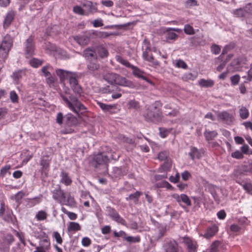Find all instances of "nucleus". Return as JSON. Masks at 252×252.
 <instances>
[{
  "instance_id": "f257e3e1",
  "label": "nucleus",
  "mask_w": 252,
  "mask_h": 252,
  "mask_svg": "<svg viewBox=\"0 0 252 252\" xmlns=\"http://www.w3.org/2000/svg\"><path fill=\"white\" fill-rule=\"evenodd\" d=\"M56 73L60 77L61 83L63 82L65 79L68 80L71 88L76 94L75 96L72 94H69L68 97L62 93L61 94L60 96L63 100L64 105L70 110L77 115H79L80 112L83 113L86 112V107L77 97V96H81L83 93V90L81 86L78 84L76 73L62 69H56Z\"/></svg>"
},
{
  "instance_id": "f03ea898",
  "label": "nucleus",
  "mask_w": 252,
  "mask_h": 252,
  "mask_svg": "<svg viewBox=\"0 0 252 252\" xmlns=\"http://www.w3.org/2000/svg\"><path fill=\"white\" fill-rule=\"evenodd\" d=\"M104 79L111 85L116 84L124 87H131L132 83L117 74L109 72L105 74L103 76Z\"/></svg>"
},
{
  "instance_id": "7ed1b4c3",
  "label": "nucleus",
  "mask_w": 252,
  "mask_h": 252,
  "mask_svg": "<svg viewBox=\"0 0 252 252\" xmlns=\"http://www.w3.org/2000/svg\"><path fill=\"white\" fill-rule=\"evenodd\" d=\"M144 117L148 121L158 122L161 120L162 113L157 107L152 105L147 109Z\"/></svg>"
},
{
  "instance_id": "20e7f679",
  "label": "nucleus",
  "mask_w": 252,
  "mask_h": 252,
  "mask_svg": "<svg viewBox=\"0 0 252 252\" xmlns=\"http://www.w3.org/2000/svg\"><path fill=\"white\" fill-rule=\"evenodd\" d=\"M64 125L65 127L62 131L63 134H69L73 132V127L77 126V118L71 113H68L65 116Z\"/></svg>"
},
{
  "instance_id": "39448f33",
  "label": "nucleus",
  "mask_w": 252,
  "mask_h": 252,
  "mask_svg": "<svg viewBox=\"0 0 252 252\" xmlns=\"http://www.w3.org/2000/svg\"><path fill=\"white\" fill-rule=\"evenodd\" d=\"M0 45L1 50L4 52L1 54V56L2 58L5 60L7 58L9 52L13 45V39L12 37L8 34H6L3 37Z\"/></svg>"
},
{
  "instance_id": "423d86ee",
  "label": "nucleus",
  "mask_w": 252,
  "mask_h": 252,
  "mask_svg": "<svg viewBox=\"0 0 252 252\" xmlns=\"http://www.w3.org/2000/svg\"><path fill=\"white\" fill-rule=\"evenodd\" d=\"M50 161L51 158L48 156H43L40 159V165L41 168L40 172L42 179H44L48 176Z\"/></svg>"
},
{
  "instance_id": "0eeeda50",
  "label": "nucleus",
  "mask_w": 252,
  "mask_h": 252,
  "mask_svg": "<svg viewBox=\"0 0 252 252\" xmlns=\"http://www.w3.org/2000/svg\"><path fill=\"white\" fill-rule=\"evenodd\" d=\"M100 67V65L95 58L94 60L89 61L87 63V72L95 77H98L99 76L98 72Z\"/></svg>"
},
{
  "instance_id": "6e6552de",
  "label": "nucleus",
  "mask_w": 252,
  "mask_h": 252,
  "mask_svg": "<svg viewBox=\"0 0 252 252\" xmlns=\"http://www.w3.org/2000/svg\"><path fill=\"white\" fill-rule=\"evenodd\" d=\"M183 243L189 252H196L198 245L194 240L189 237L185 236L183 238Z\"/></svg>"
},
{
  "instance_id": "1a4fd4ad",
  "label": "nucleus",
  "mask_w": 252,
  "mask_h": 252,
  "mask_svg": "<svg viewBox=\"0 0 252 252\" xmlns=\"http://www.w3.org/2000/svg\"><path fill=\"white\" fill-rule=\"evenodd\" d=\"M172 197L177 201L179 204L180 206L182 208L185 209L186 207L182 205V203H184L187 206H190L191 205V201L189 198L186 194H181L179 195L178 194H174Z\"/></svg>"
},
{
  "instance_id": "9d476101",
  "label": "nucleus",
  "mask_w": 252,
  "mask_h": 252,
  "mask_svg": "<svg viewBox=\"0 0 252 252\" xmlns=\"http://www.w3.org/2000/svg\"><path fill=\"white\" fill-rule=\"evenodd\" d=\"M25 51L26 58L32 57L34 54V44L33 43V37L30 36L25 43Z\"/></svg>"
},
{
  "instance_id": "9b49d317",
  "label": "nucleus",
  "mask_w": 252,
  "mask_h": 252,
  "mask_svg": "<svg viewBox=\"0 0 252 252\" xmlns=\"http://www.w3.org/2000/svg\"><path fill=\"white\" fill-rule=\"evenodd\" d=\"M82 5L84 7L86 16L93 14L97 11V4L92 1L86 0L82 3Z\"/></svg>"
},
{
  "instance_id": "f8f14e48",
  "label": "nucleus",
  "mask_w": 252,
  "mask_h": 252,
  "mask_svg": "<svg viewBox=\"0 0 252 252\" xmlns=\"http://www.w3.org/2000/svg\"><path fill=\"white\" fill-rule=\"evenodd\" d=\"M106 211L108 213V216L111 218L113 220L117 222L118 223L125 225V220L123 219L117 212V211L111 207H106Z\"/></svg>"
},
{
  "instance_id": "ddd939ff",
  "label": "nucleus",
  "mask_w": 252,
  "mask_h": 252,
  "mask_svg": "<svg viewBox=\"0 0 252 252\" xmlns=\"http://www.w3.org/2000/svg\"><path fill=\"white\" fill-rule=\"evenodd\" d=\"M164 252H180L178 244L175 240H170L163 245Z\"/></svg>"
},
{
  "instance_id": "4468645a",
  "label": "nucleus",
  "mask_w": 252,
  "mask_h": 252,
  "mask_svg": "<svg viewBox=\"0 0 252 252\" xmlns=\"http://www.w3.org/2000/svg\"><path fill=\"white\" fill-rule=\"evenodd\" d=\"M218 119L225 124L230 125L233 122L234 117L226 111H222L218 114Z\"/></svg>"
},
{
  "instance_id": "2eb2a0df",
  "label": "nucleus",
  "mask_w": 252,
  "mask_h": 252,
  "mask_svg": "<svg viewBox=\"0 0 252 252\" xmlns=\"http://www.w3.org/2000/svg\"><path fill=\"white\" fill-rule=\"evenodd\" d=\"M53 198L58 201L61 202V199H64L66 198V193L61 189L60 187H58L57 189L52 191Z\"/></svg>"
},
{
  "instance_id": "dca6fc26",
  "label": "nucleus",
  "mask_w": 252,
  "mask_h": 252,
  "mask_svg": "<svg viewBox=\"0 0 252 252\" xmlns=\"http://www.w3.org/2000/svg\"><path fill=\"white\" fill-rule=\"evenodd\" d=\"M218 230V226L216 224H214L206 229L203 237L207 239H210L217 233Z\"/></svg>"
},
{
  "instance_id": "f3484780",
  "label": "nucleus",
  "mask_w": 252,
  "mask_h": 252,
  "mask_svg": "<svg viewBox=\"0 0 252 252\" xmlns=\"http://www.w3.org/2000/svg\"><path fill=\"white\" fill-rule=\"evenodd\" d=\"M109 161L108 157L103 155L102 153H99L95 155L93 158V162L96 163V165H100L106 164ZM96 166V165H95Z\"/></svg>"
},
{
  "instance_id": "a211bd4d",
  "label": "nucleus",
  "mask_w": 252,
  "mask_h": 252,
  "mask_svg": "<svg viewBox=\"0 0 252 252\" xmlns=\"http://www.w3.org/2000/svg\"><path fill=\"white\" fill-rule=\"evenodd\" d=\"M74 39L79 45L82 46L87 45L90 40V36L88 33L74 36Z\"/></svg>"
},
{
  "instance_id": "6ab92c4d",
  "label": "nucleus",
  "mask_w": 252,
  "mask_h": 252,
  "mask_svg": "<svg viewBox=\"0 0 252 252\" xmlns=\"http://www.w3.org/2000/svg\"><path fill=\"white\" fill-rule=\"evenodd\" d=\"M231 14L234 17L242 18L249 14L247 8H246V5L243 8L235 9L231 11Z\"/></svg>"
},
{
  "instance_id": "aec40b11",
  "label": "nucleus",
  "mask_w": 252,
  "mask_h": 252,
  "mask_svg": "<svg viewBox=\"0 0 252 252\" xmlns=\"http://www.w3.org/2000/svg\"><path fill=\"white\" fill-rule=\"evenodd\" d=\"M97 104L104 112H109V114L115 113L116 105L106 104L100 102H97Z\"/></svg>"
},
{
  "instance_id": "412c9836",
  "label": "nucleus",
  "mask_w": 252,
  "mask_h": 252,
  "mask_svg": "<svg viewBox=\"0 0 252 252\" xmlns=\"http://www.w3.org/2000/svg\"><path fill=\"white\" fill-rule=\"evenodd\" d=\"M131 68L133 69L132 73L135 76L141 78L150 83H152L151 81L144 76V72L143 71L134 65L133 67H131Z\"/></svg>"
},
{
  "instance_id": "4be33fe9",
  "label": "nucleus",
  "mask_w": 252,
  "mask_h": 252,
  "mask_svg": "<svg viewBox=\"0 0 252 252\" xmlns=\"http://www.w3.org/2000/svg\"><path fill=\"white\" fill-rule=\"evenodd\" d=\"M60 182L61 183L63 184L65 186H69L71 184L72 180L67 172L62 171L60 174Z\"/></svg>"
},
{
  "instance_id": "5701e85b",
  "label": "nucleus",
  "mask_w": 252,
  "mask_h": 252,
  "mask_svg": "<svg viewBox=\"0 0 252 252\" xmlns=\"http://www.w3.org/2000/svg\"><path fill=\"white\" fill-rule=\"evenodd\" d=\"M15 16V13L14 11H9L6 14L3 21V27L4 28L8 27L13 20Z\"/></svg>"
},
{
  "instance_id": "b1692460",
  "label": "nucleus",
  "mask_w": 252,
  "mask_h": 252,
  "mask_svg": "<svg viewBox=\"0 0 252 252\" xmlns=\"http://www.w3.org/2000/svg\"><path fill=\"white\" fill-rule=\"evenodd\" d=\"M25 75V69H20L14 71L11 75V77L15 83L18 84L19 80Z\"/></svg>"
},
{
  "instance_id": "393cba45",
  "label": "nucleus",
  "mask_w": 252,
  "mask_h": 252,
  "mask_svg": "<svg viewBox=\"0 0 252 252\" xmlns=\"http://www.w3.org/2000/svg\"><path fill=\"white\" fill-rule=\"evenodd\" d=\"M2 219L8 223H14L15 217L13 215L12 211L10 209H7L5 214L4 215H3Z\"/></svg>"
},
{
  "instance_id": "a878e982",
  "label": "nucleus",
  "mask_w": 252,
  "mask_h": 252,
  "mask_svg": "<svg viewBox=\"0 0 252 252\" xmlns=\"http://www.w3.org/2000/svg\"><path fill=\"white\" fill-rule=\"evenodd\" d=\"M95 52L101 58L106 57L108 55L107 50L102 45L98 46L95 49Z\"/></svg>"
},
{
  "instance_id": "bb28decb",
  "label": "nucleus",
  "mask_w": 252,
  "mask_h": 252,
  "mask_svg": "<svg viewBox=\"0 0 252 252\" xmlns=\"http://www.w3.org/2000/svg\"><path fill=\"white\" fill-rule=\"evenodd\" d=\"M142 193L139 191H136L133 193L130 194L128 197L126 198V201L132 200L135 204H137L139 201L140 196Z\"/></svg>"
},
{
  "instance_id": "cd10ccee",
  "label": "nucleus",
  "mask_w": 252,
  "mask_h": 252,
  "mask_svg": "<svg viewBox=\"0 0 252 252\" xmlns=\"http://www.w3.org/2000/svg\"><path fill=\"white\" fill-rule=\"evenodd\" d=\"M189 156L190 157L192 160L195 158H200L201 157V154L200 151L196 147H191L190 151L189 153Z\"/></svg>"
},
{
  "instance_id": "c85d7f7f",
  "label": "nucleus",
  "mask_w": 252,
  "mask_h": 252,
  "mask_svg": "<svg viewBox=\"0 0 252 252\" xmlns=\"http://www.w3.org/2000/svg\"><path fill=\"white\" fill-rule=\"evenodd\" d=\"M204 135L206 141L209 142L215 138L218 135V133L215 130H205L204 132Z\"/></svg>"
},
{
  "instance_id": "c756f323",
  "label": "nucleus",
  "mask_w": 252,
  "mask_h": 252,
  "mask_svg": "<svg viewBox=\"0 0 252 252\" xmlns=\"http://www.w3.org/2000/svg\"><path fill=\"white\" fill-rule=\"evenodd\" d=\"M83 56L85 58L88 59L94 58L96 56V52L95 51L88 48L84 50L83 52Z\"/></svg>"
},
{
  "instance_id": "7c9ffc66",
  "label": "nucleus",
  "mask_w": 252,
  "mask_h": 252,
  "mask_svg": "<svg viewBox=\"0 0 252 252\" xmlns=\"http://www.w3.org/2000/svg\"><path fill=\"white\" fill-rule=\"evenodd\" d=\"M68 231H77L81 230V226L76 222L71 221L67 225Z\"/></svg>"
},
{
  "instance_id": "2f4dec72",
  "label": "nucleus",
  "mask_w": 252,
  "mask_h": 252,
  "mask_svg": "<svg viewBox=\"0 0 252 252\" xmlns=\"http://www.w3.org/2000/svg\"><path fill=\"white\" fill-rule=\"evenodd\" d=\"M165 33L166 40H175L178 36V34L172 31L169 28L166 29Z\"/></svg>"
},
{
  "instance_id": "473e14b6",
  "label": "nucleus",
  "mask_w": 252,
  "mask_h": 252,
  "mask_svg": "<svg viewBox=\"0 0 252 252\" xmlns=\"http://www.w3.org/2000/svg\"><path fill=\"white\" fill-rule=\"evenodd\" d=\"M220 242L219 241H214L211 245L209 252H220Z\"/></svg>"
},
{
  "instance_id": "72a5a7b5",
  "label": "nucleus",
  "mask_w": 252,
  "mask_h": 252,
  "mask_svg": "<svg viewBox=\"0 0 252 252\" xmlns=\"http://www.w3.org/2000/svg\"><path fill=\"white\" fill-rule=\"evenodd\" d=\"M64 202V204L69 206H73L75 204V201L74 198L71 196L69 193H66V198L65 201L62 199Z\"/></svg>"
},
{
  "instance_id": "f704fd0d",
  "label": "nucleus",
  "mask_w": 252,
  "mask_h": 252,
  "mask_svg": "<svg viewBox=\"0 0 252 252\" xmlns=\"http://www.w3.org/2000/svg\"><path fill=\"white\" fill-rule=\"evenodd\" d=\"M239 116L242 119H247L249 116L248 109L244 106H241L239 110Z\"/></svg>"
},
{
  "instance_id": "c9c22d12",
  "label": "nucleus",
  "mask_w": 252,
  "mask_h": 252,
  "mask_svg": "<svg viewBox=\"0 0 252 252\" xmlns=\"http://www.w3.org/2000/svg\"><path fill=\"white\" fill-rule=\"evenodd\" d=\"M115 59L118 62L127 67L131 68V67H133V65L131 64L127 60L120 56H116Z\"/></svg>"
},
{
  "instance_id": "e433bc0d",
  "label": "nucleus",
  "mask_w": 252,
  "mask_h": 252,
  "mask_svg": "<svg viewBox=\"0 0 252 252\" xmlns=\"http://www.w3.org/2000/svg\"><path fill=\"white\" fill-rule=\"evenodd\" d=\"M241 185L245 190L248 193L252 194V184L250 182H245L244 183L237 182Z\"/></svg>"
},
{
  "instance_id": "4c0bfd02",
  "label": "nucleus",
  "mask_w": 252,
  "mask_h": 252,
  "mask_svg": "<svg viewBox=\"0 0 252 252\" xmlns=\"http://www.w3.org/2000/svg\"><path fill=\"white\" fill-rule=\"evenodd\" d=\"M199 84L200 86L203 87H210L214 85V82L210 79L205 80L201 79L199 81Z\"/></svg>"
},
{
  "instance_id": "58836bf2",
  "label": "nucleus",
  "mask_w": 252,
  "mask_h": 252,
  "mask_svg": "<svg viewBox=\"0 0 252 252\" xmlns=\"http://www.w3.org/2000/svg\"><path fill=\"white\" fill-rule=\"evenodd\" d=\"M41 247H43L44 249L48 251L50 248V242L48 236H47L46 238H44L41 239L40 242Z\"/></svg>"
},
{
  "instance_id": "ea45409f",
  "label": "nucleus",
  "mask_w": 252,
  "mask_h": 252,
  "mask_svg": "<svg viewBox=\"0 0 252 252\" xmlns=\"http://www.w3.org/2000/svg\"><path fill=\"white\" fill-rule=\"evenodd\" d=\"M48 215L45 211L41 210L38 211L35 215V218L38 221H41L46 220Z\"/></svg>"
},
{
  "instance_id": "a19ab883",
  "label": "nucleus",
  "mask_w": 252,
  "mask_h": 252,
  "mask_svg": "<svg viewBox=\"0 0 252 252\" xmlns=\"http://www.w3.org/2000/svg\"><path fill=\"white\" fill-rule=\"evenodd\" d=\"M29 63L32 67L37 68L43 63V61L36 58H32L29 61Z\"/></svg>"
},
{
  "instance_id": "79ce46f5",
  "label": "nucleus",
  "mask_w": 252,
  "mask_h": 252,
  "mask_svg": "<svg viewBox=\"0 0 252 252\" xmlns=\"http://www.w3.org/2000/svg\"><path fill=\"white\" fill-rule=\"evenodd\" d=\"M242 170L245 172H249L252 174V160L245 163L242 166Z\"/></svg>"
},
{
  "instance_id": "37998d69",
  "label": "nucleus",
  "mask_w": 252,
  "mask_h": 252,
  "mask_svg": "<svg viewBox=\"0 0 252 252\" xmlns=\"http://www.w3.org/2000/svg\"><path fill=\"white\" fill-rule=\"evenodd\" d=\"M197 75L196 73L193 74L190 72L185 73L183 76L182 79L183 80L187 81L188 80H194L196 79Z\"/></svg>"
},
{
  "instance_id": "c03bdc74",
  "label": "nucleus",
  "mask_w": 252,
  "mask_h": 252,
  "mask_svg": "<svg viewBox=\"0 0 252 252\" xmlns=\"http://www.w3.org/2000/svg\"><path fill=\"white\" fill-rule=\"evenodd\" d=\"M184 31L185 33L188 35H193L195 33L193 28L189 24H186L184 26Z\"/></svg>"
},
{
  "instance_id": "a18cd8bd",
  "label": "nucleus",
  "mask_w": 252,
  "mask_h": 252,
  "mask_svg": "<svg viewBox=\"0 0 252 252\" xmlns=\"http://www.w3.org/2000/svg\"><path fill=\"white\" fill-rule=\"evenodd\" d=\"M9 97L11 101L13 103H16L18 102L19 96L15 91L10 92Z\"/></svg>"
},
{
  "instance_id": "49530a36",
  "label": "nucleus",
  "mask_w": 252,
  "mask_h": 252,
  "mask_svg": "<svg viewBox=\"0 0 252 252\" xmlns=\"http://www.w3.org/2000/svg\"><path fill=\"white\" fill-rule=\"evenodd\" d=\"M171 128H159V135L162 138H165L171 131Z\"/></svg>"
},
{
  "instance_id": "de8ad7c7",
  "label": "nucleus",
  "mask_w": 252,
  "mask_h": 252,
  "mask_svg": "<svg viewBox=\"0 0 252 252\" xmlns=\"http://www.w3.org/2000/svg\"><path fill=\"white\" fill-rule=\"evenodd\" d=\"M73 11L77 14L86 16L85 10L81 6H75L73 8Z\"/></svg>"
},
{
  "instance_id": "09e8293b",
  "label": "nucleus",
  "mask_w": 252,
  "mask_h": 252,
  "mask_svg": "<svg viewBox=\"0 0 252 252\" xmlns=\"http://www.w3.org/2000/svg\"><path fill=\"white\" fill-rule=\"evenodd\" d=\"M150 63V65L155 67L159 66V63L157 60L155 59L152 55H150L149 58L146 60Z\"/></svg>"
},
{
  "instance_id": "8fccbe9b",
  "label": "nucleus",
  "mask_w": 252,
  "mask_h": 252,
  "mask_svg": "<svg viewBox=\"0 0 252 252\" xmlns=\"http://www.w3.org/2000/svg\"><path fill=\"white\" fill-rule=\"evenodd\" d=\"M179 113V111L175 109H172L171 111H169L168 110L164 111V114L165 116L170 118H173L177 116Z\"/></svg>"
},
{
  "instance_id": "3c124183",
  "label": "nucleus",
  "mask_w": 252,
  "mask_h": 252,
  "mask_svg": "<svg viewBox=\"0 0 252 252\" xmlns=\"http://www.w3.org/2000/svg\"><path fill=\"white\" fill-rule=\"evenodd\" d=\"M11 168L10 165H5L3 167H2L0 171V177H4L6 174L9 172V170Z\"/></svg>"
},
{
  "instance_id": "603ef678",
  "label": "nucleus",
  "mask_w": 252,
  "mask_h": 252,
  "mask_svg": "<svg viewBox=\"0 0 252 252\" xmlns=\"http://www.w3.org/2000/svg\"><path fill=\"white\" fill-rule=\"evenodd\" d=\"M52 67L50 64L45 65L41 68V71L45 77H48L51 75V73L49 70Z\"/></svg>"
},
{
  "instance_id": "864d4df0",
  "label": "nucleus",
  "mask_w": 252,
  "mask_h": 252,
  "mask_svg": "<svg viewBox=\"0 0 252 252\" xmlns=\"http://www.w3.org/2000/svg\"><path fill=\"white\" fill-rule=\"evenodd\" d=\"M230 79L231 85L235 86L238 84L240 80V76L238 74H236L235 75L232 76Z\"/></svg>"
},
{
  "instance_id": "5fc2aeb1",
  "label": "nucleus",
  "mask_w": 252,
  "mask_h": 252,
  "mask_svg": "<svg viewBox=\"0 0 252 252\" xmlns=\"http://www.w3.org/2000/svg\"><path fill=\"white\" fill-rule=\"evenodd\" d=\"M175 65V66L178 68H181L183 69L187 68L188 66L187 63L182 60H176Z\"/></svg>"
},
{
  "instance_id": "6e6d98bb",
  "label": "nucleus",
  "mask_w": 252,
  "mask_h": 252,
  "mask_svg": "<svg viewBox=\"0 0 252 252\" xmlns=\"http://www.w3.org/2000/svg\"><path fill=\"white\" fill-rule=\"evenodd\" d=\"M118 138L123 142H126L128 143H133L134 142L132 139L126 137L122 134L119 135Z\"/></svg>"
},
{
  "instance_id": "4d7b16f0",
  "label": "nucleus",
  "mask_w": 252,
  "mask_h": 252,
  "mask_svg": "<svg viewBox=\"0 0 252 252\" xmlns=\"http://www.w3.org/2000/svg\"><path fill=\"white\" fill-rule=\"evenodd\" d=\"M168 153L166 151H162L158 154V158L161 161H165L167 159Z\"/></svg>"
},
{
  "instance_id": "13d9d810",
  "label": "nucleus",
  "mask_w": 252,
  "mask_h": 252,
  "mask_svg": "<svg viewBox=\"0 0 252 252\" xmlns=\"http://www.w3.org/2000/svg\"><path fill=\"white\" fill-rule=\"evenodd\" d=\"M231 156L232 158L236 159H240L243 158V155L242 153L239 150L232 152Z\"/></svg>"
},
{
  "instance_id": "bf43d9fd",
  "label": "nucleus",
  "mask_w": 252,
  "mask_h": 252,
  "mask_svg": "<svg viewBox=\"0 0 252 252\" xmlns=\"http://www.w3.org/2000/svg\"><path fill=\"white\" fill-rule=\"evenodd\" d=\"M53 236L55 239L57 243L59 244H62L63 243V239L61 237L60 234L58 231L54 232Z\"/></svg>"
},
{
  "instance_id": "052dcab7",
  "label": "nucleus",
  "mask_w": 252,
  "mask_h": 252,
  "mask_svg": "<svg viewBox=\"0 0 252 252\" xmlns=\"http://www.w3.org/2000/svg\"><path fill=\"white\" fill-rule=\"evenodd\" d=\"M126 240L130 243H137L140 241V238L139 236H126Z\"/></svg>"
},
{
  "instance_id": "680f3d73",
  "label": "nucleus",
  "mask_w": 252,
  "mask_h": 252,
  "mask_svg": "<svg viewBox=\"0 0 252 252\" xmlns=\"http://www.w3.org/2000/svg\"><path fill=\"white\" fill-rule=\"evenodd\" d=\"M241 64V61L239 58L235 59L230 63V66L234 67V71H238L239 67H235L236 65H239Z\"/></svg>"
},
{
  "instance_id": "e2e57ef3",
  "label": "nucleus",
  "mask_w": 252,
  "mask_h": 252,
  "mask_svg": "<svg viewBox=\"0 0 252 252\" xmlns=\"http://www.w3.org/2000/svg\"><path fill=\"white\" fill-rule=\"evenodd\" d=\"M171 167V161L170 160L167 159L164 161V163L162 165V168L164 171L169 170Z\"/></svg>"
},
{
  "instance_id": "0e129e2a",
  "label": "nucleus",
  "mask_w": 252,
  "mask_h": 252,
  "mask_svg": "<svg viewBox=\"0 0 252 252\" xmlns=\"http://www.w3.org/2000/svg\"><path fill=\"white\" fill-rule=\"evenodd\" d=\"M211 50L213 54L217 55L219 54L220 51V47L218 45L213 44L211 47Z\"/></svg>"
},
{
  "instance_id": "69168bd1",
  "label": "nucleus",
  "mask_w": 252,
  "mask_h": 252,
  "mask_svg": "<svg viewBox=\"0 0 252 252\" xmlns=\"http://www.w3.org/2000/svg\"><path fill=\"white\" fill-rule=\"evenodd\" d=\"M151 50L150 47L149 46V44L147 45L145 50L143 52L142 57L145 60H147L150 55L149 53Z\"/></svg>"
},
{
  "instance_id": "338daca9",
  "label": "nucleus",
  "mask_w": 252,
  "mask_h": 252,
  "mask_svg": "<svg viewBox=\"0 0 252 252\" xmlns=\"http://www.w3.org/2000/svg\"><path fill=\"white\" fill-rule=\"evenodd\" d=\"M128 104L130 108L137 109L140 107L139 102L135 100H130Z\"/></svg>"
},
{
  "instance_id": "774afa93",
  "label": "nucleus",
  "mask_w": 252,
  "mask_h": 252,
  "mask_svg": "<svg viewBox=\"0 0 252 252\" xmlns=\"http://www.w3.org/2000/svg\"><path fill=\"white\" fill-rule=\"evenodd\" d=\"M92 23L94 27H100L103 25L102 20L101 19H95Z\"/></svg>"
}]
</instances>
